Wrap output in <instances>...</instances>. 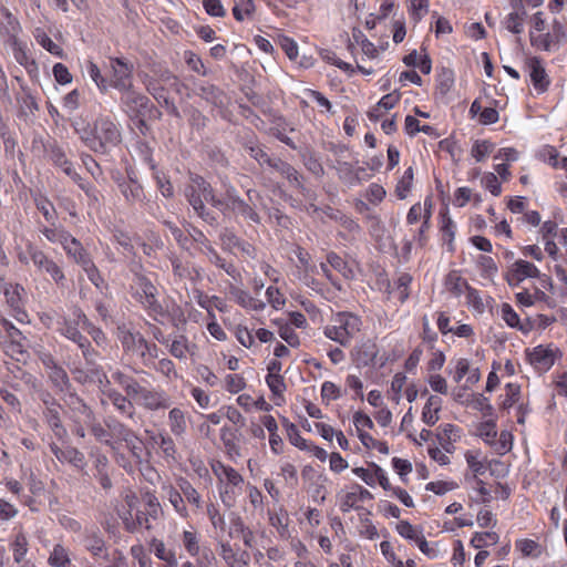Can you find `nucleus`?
Returning <instances> with one entry per match:
<instances>
[{"label": "nucleus", "instance_id": "9", "mask_svg": "<svg viewBox=\"0 0 567 567\" xmlns=\"http://www.w3.org/2000/svg\"><path fill=\"white\" fill-rule=\"evenodd\" d=\"M30 257L33 264L40 269L45 270L56 284L64 279L61 268L53 260L49 259L43 251L30 249Z\"/></svg>", "mask_w": 567, "mask_h": 567}, {"label": "nucleus", "instance_id": "54", "mask_svg": "<svg viewBox=\"0 0 567 567\" xmlns=\"http://www.w3.org/2000/svg\"><path fill=\"white\" fill-rule=\"evenodd\" d=\"M28 551V542L24 535L19 534L13 543V557L17 563H20Z\"/></svg>", "mask_w": 567, "mask_h": 567}, {"label": "nucleus", "instance_id": "52", "mask_svg": "<svg viewBox=\"0 0 567 567\" xmlns=\"http://www.w3.org/2000/svg\"><path fill=\"white\" fill-rule=\"evenodd\" d=\"M52 72L58 83L65 85L72 82V75L63 63H55Z\"/></svg>", "mask_w": 567, "mask_h": 567}, {"label": "nucleus", "instance_id": "53", "mask_svg": "<svg viewBox=\"0 0 567 567\" xmlns=\"http://www.w3.org/2000/svg\"><path fill=\"white\" fill-rule=\"evenodd\" d=\"M279 336L290 346L298 347L300 344V340L295 330L287 323L281 324L279 328Z\"/></svg>", "mask_w": 567, "mask_h": 567}, {"label": "nucleus", "instance_id": "56", "mask_svg": "<svg viewBox=\"0 0 567 567\" xmlns=\"http://www.w3.org/2000/svg\"><path fill=\"white\" fill-rule=\"evenodd\" d=\"M203 6L207 14L212 17L223 18L226 14L220 0H205L203 1Z\"/></svg>", "mask_w": 567, "mask_h": 567}, {"label": "nucleus", "instance_id": "55", "mask_svg": "<svg viewBox=\"0 0 567 567\" xmlns=\"http://www.w3.org/2000/svg\"><path fill=\"white\" fill-rule=\"evenodd\" d=\"M0 135L3 141L6 156L14 158L17 146L16 140L10 135V133L4 127L0 130Z\"/></svg>", "mask_w": 567, "mask_h": 567}, {"label": "nucleus", "instance_id": "8", "mask_svg": "<svg viewBox=\"0 0 567 567\" xmlns=\"http://www.w3.org/2000/svg\"><path fill=\"white\" fill-rule=\"evenodd\" d=\"M529 76L534 87L544 93L548 90L550 84L549 78L546 73L545 68L542 64V60L537 56H533L528 60Z\"/></svg>", "mask_w": 567, "mask_h": 567}, {"label": "nucleus", "instance_id": "1", "mask_svg": "<svg viewBox=\"0 0 567 567\" xmlns=\"http://www.w3.org/2000/svg\"><path fill=\"white\" fill-rule=\"evenodd\" d=\"M96 144L93 152L107 154L122 142V135L117 125L110 117H99L94 121Z\"/></svg>", "mask_w": 567, "mask_h": 567}, {"label": "nucleus", "instance_id": "6", "mask_svg": "<svg viewBox=\"0 0 567 567\" xmlns=\"http://www.w3.org/2000/svg\"><path fill=\"white\" fill-rule=\"evenodd\" d=\"M4 21L0 22V37L6 44H17L18 33L21 30L18 19L7 9L1 10Z\"/></svg>", "mask_w": 567, "mask_h": 567}, {"label": "nucleus", "instance_id": "22", "mask_svg": "<svg viewBox=\"0 0 567 567\" xmlns=\"http://www.w3.org/2000/svg\"><path fill=\"white\" fill-rule=\"evenodd\" d=\"M48 374L53 385L61 392L70 390L71 383L68 373L61 365L53 368L48 372Z\"/></svg>", "mask_w": 567, "mask_h": 567}, {"label": "nucleus", "instance_id": "35", "mask_svg": "<svg viewBox=\"0 0 567 567\" xmlns=\"http://www.w3.org/2000/svg\"><path fill=\"white\" fill-rule=\"evenodd\" d=\"M71 244L72 246L65 251L69 256L73 257L76 264L83 267L84 262L92 260L90 255L79 240L71 241Z\"/></svg>", "mask_w": 567, "mask_h": 567}, {"label": "nucleus", "instance_id": "24", "mask_svg": "<svg viewBox=\"0 0 567 567\" xmlns=\"http://www.w3.org/2000/svg\"><path fill=\"white\" fill-rule=\"evenodd\" d=\"M327 261L334 270L339 271L346 279L353 278V271L349 267L348 262L334 251H330L327 254Z\"/></svg>", "mask_w": 567, "mask_h": 567}, {"label": "nucleus", "instance_id": "12", "mask_svg": "<svg viewBox=\"0 0 567 567\" xmlns=\"http://www.w3.org/2000/svg\"><path fill=\"white\" fill-rule=\"evenodd\" d=\"M220 440L230 457L239 455V442L241 440V434L239 433L238 427H221Z\"/></svg>", "mask_w": 567, "mask_h": 567}, {"label": "nucleus", "instance_id": "27", "mask_svg": "<svg viewBox=\"0 0 567 567\" xmlns=\"http://www.w3.org/2000/svg\"><path fill=\"white\" fill-rule=\"evenodd\" d=\"M413 177H414L413 167L410 166L404 171L403 176L396 184L395 194L399 199L406 198L408 193L411 190V187H412Z\"/></svg>", "mask_w": 567, "mask_h": 567}, {"label": "nucleus", "instance_id": "4", "mask_svg": "<svg viewBox=\"0 0 567 567\" xmlns=\"http://www.w3.org/2000/svg\"><path fill=\"white\" fill-rule=\"evenodd\" d=\"M111 66L113 75L110 85L118 90L121 94L134 90L132 83L133 65L122 58H115L111 59Z\"/></svg>", "mask_w": 567, "mask_h": 567}, {"label": "nucleus", "instance_id": "57", "mask_svg": "<svg viewBox=\"0 0 567 567\" xmlns=\"http://www.w3.org/2000/svg\"><path fill=\"white\" fill-rule=\"evenodd\" d=\"M104 381H107V377L101 367L96 363H94V365H87V383L103 384Z\"/></svg>", "mask_w": 567, "mask_h": 567}, {"label": "nucleus", "instance_id": "26", "mask_svg": "<svg viewBox=\"0 0 567 567\" xmlns=\"http://www.w3.org/2000/svg\"><path fill=\"white\" fill-rule=\"evenodd\" d=\"M454 83V73L449 68H442L441 72L437 75V85L436 92L441 96H445L447 92L451 90Z\"/></svg>", "mask_w": 567, "mask_h": 567}, {"label": "nucleus", "instance_id": "48", "mask_svg": "<svg viewBox=\"0 0 567 567\" xmlns=\"http://www.w3.org/2000/svg\"><path fill=\"white\" fill-rule=\"evenodd\" d=\"M118 338L125 351H132L136 348V333L125 329V327H118Z\"/></svg>", "mask_w": 567, "mask_h": 567}, {"label": "nucleus", "instance_id": "58", "mask_svg": "<svg viewBox=\"0 0 567 567\" xmlns=\"http://www.w3.org/2000/svg\"><path fill=\"white\" fill-rule=\"evenodd\" d=\"M82 268L86 272L87 278L91 280V282L99 288L104 280L100 275V271L97 267L94 265L93 260L84 262V266Z\"/></svg>", "mask_w": 567, "mask_h": 567}, {"label": "nucleus", "instance_id": "5", "mask_svg": "<svg viewBox=\"0 0 567 567\" xmlns=\"http://www.w3.org/2000/svg\"><path fill=\"white\" fill-rule=\"evenodd\" d=\"M195 94L197 96L217 109L226 107L228 97L224 90L208 82H200L195 84Z\"/></svg>", "mask_w": 567, "mask_h": 567}, {"label": "nucleus", "instance_id": "7", "mask_svg": "<svg viewBox=\"0 0 567 567\" xmlns=\"http://www.w3.org/2000/svg\"><path fill=\"white\" fill-rule=\"evenodd\" d=\"M145 87L147 92L162 105H164L168 113L176 117L182 118V115L177 109V106L174 104V102L165 95V87L161 84H158V80H147L145 82Z\"/></svg>", "mask_w": 567, "mask_h": 567}, {"label": "nucleus", "instance_id": "62", "mask_svg": "<svg viewBox=\"0 0 567 567\" xmlns=\"http://www.w3.org/2000/svg\"><path fill=\"white\" fill-rule=\"evenodd\" d=\"M246 386V382L243 377L238 374H228L226 377V388L231 393H238Z\"/></svg>", "mask_w": 567, "mask_h": 567}, {"label": "nucleus", "instance_id": "23", "mask_svg": "<svg viewBox=\"0 0 567 567\" xmlns=\"http://www.w3.org/2000/svg\"><path fill=\"white\" fill-rule=\"evenodd\" d=\"M513 267L515 268V271L519 275V277H517V281H523L525 278L540 277V272L537 269V267L529 261L519 259L514 262Z\"/></svg>", "mask_w": 567, "mask_h": 567}, {"label": "nucleus", "instance_id": "10", "mask_svg": "<svg viewBox=\"0 0 567 567\" xmlns=\"http://www.w3.org/2000/svg\"><path fill=\"white\" fill-rule=\"evenodd\" d=\"M377 354V344L371 340H367L353 349L352 360L358 367L373 365Z\"/></svg>", "mask_w": 567, "mask_h": 567}, {"label": "nucleus", "instance_id": "49", "mask_svg": "<svg viewBox=\"0 0 567 567\" xmlns=\"http://www.w3.org/2000/svg\"><path fill=\"white\" fill-rule=\"evenodd\" d=\"M183 544L185 549L192 555L196 556L199 553V543L196 533L185 530L183 533Z\"/></svg>", "mask_w": 567, "mask_h": 567}, {"label": "nucleus", "instance_id": "38", "mask_svg": "<svg viewBox=\"0 0 567 567\" xmlns=\"http://www.w3.org/2000/svg\"><path fill=\"white\" fill-rule=\"evenodd\" d=\"M75 132L79 134L80 140L87 146L91 151L94 148V144H96L94 125L90 126V124H83L81 127L74 126Z\"/></svg>", "mask_w": 567, "mask_h": 567}, {"label": "nucleus", "instance_id": "17", "mask_svg": "<svg viewBox=\"0 0 567 567\" xmlns=\"http://www.w3.org/2000/svg\"><path fill=\"white\" fill-rule=\"evenodd\" d=\"M0 323L10 338L12 351L19 354H23L25 351L21 344V340L24 339L22 332L6 318H1Z\"/></svg>", "mask_w": 567, "mask_h": 567}, {"label": "nucleus", "instance_id": "19", "mask_svg": "<svg viewBox=\"0 0 567 567\" xmlns=\"http://www.w3.org/2000/svg\"><path fill=\"white\" fill-rule=\"evenodd\" d=\"M357 489L358 492H349L346 494L341 503L342 512H348L350 508L354 507L358 501L371 499L373 497L368 489L360 485H357Z\"/></svg>", "mask_w": 567, "mask_h": 567}, {"label": "nucleus", "instance_id": "40", "mask_svg": "<svg viewBox=\"0 0 567 567\" xmlns=\"http://www.w3.org/2000/svg\"><path fill=\"white\" fill-rule=\"evenodd\" d=\"M446 285L449 286L451 292H453L455 296H461L463 290L466 289V285L468 284L455 271H451L446 277Z\"/></svg>", "mask_w": 567, "mask_h": 567}, {"label": "nucleus", "instance_id": "45", "mask_svg": "<svg viewBox=\"0 0 567 567\" xmlns=\"http://www.w3.org/2000/svg\"><path fill=\"white\" fill-rule=\"evenodd\" d=\"M324 482L326 478L322 475H318L316 481L311 482L308 486V492L311 494L315 501L324 502Z\"/></svg>", "mask_w": 567, "mask_h": 567}, {"label": "nucleus", "instance_id": "30", "mask_svg": "<svg viewBox=\"0 0 567 567\" xmlns=\"http://www.w3.org/2000/svg\"><path fill=\"white\" fill-rule=\"evenodd\" d=\"M355 431L362 442L368 449H377L380 453L388 454L389 449L385 442H381L372 437L369 433L362 430V427H355Z\"/></svg>", "mask_w": 567, "mask_h": 567}, {"label": "nucleus", "instance_id": "63", "mask_svg": "<svg viewBox=\"0 0 567 567\" xmlns=\"http://www.w3.org/2000/svg\"><path fill=\"white\" fill-rule=\"evenodd\" d=\"M396 532L404 538L414 540L421 535L408 520H401L396 525Z\"/></svg>", "mask_w": 567, "mask_h": 567}, {"label": "nucleus", "instance_id": "39", "mask_svg": "<svg viewBox=\"0 0 567 567\" xmlns=\"http://www.w3.org/2000/svg\"><path fill=\"white\" fill-rule=\"evenodd\" d=\"M244 148L248 153V155L255 158L260 165H264L266 164V162H269V155L264 151L262 147L255 144L252 141H247L244 144Z\"/></svg>", "mask_w": 567, "mask_h": 567}, {"label": "nucleus", "instance_id": "25", "mask_svg": "<svg viewBox=\"0 0 567 567\" xmlns=\"http://www.w3.org/2000/svg\"><path fill=\"white\" fill-rule=\"evenodd\" d=\"M151 545L155 556L158 559L166 561L169 567L177 566L175 554L172 550H167L165 544L162 540L153 539Z\"/></svg>", "mask_w": 567, "mask_h": 567}, {"label": "nucleus", "instance_id": "33", "mask_svg": "<svg viewBox=\"0 0 567 567\" xmlns=\"http://www.w3.org/2000/svg\"><path fill=\"white\" fill-rule=\"evenodd\" d=\"M440 216L442 217L441 231L443 233L444 236L449 237V240H447L449 250L454 251V246H453V239L455 236V233L453 230L454 223L451 219V217L449 216L446 208L444 210L440 212Z\"/></svg>", "mask_w": 567, "mask_h": 567}, {"label": "nucleus", "instance_id": "11", "mask_svg": "<svg viewBox=\"0 0 567 567\" xmlns=\"http://www.w3.org/2000/svg\"><path fill=\"white\" fill-rule=\"evenodd\" d=\"M189 205L196 212L198 217H200L208 225L216 227L218 225L217 217L214 213L209 212L203 202V198L196 190L192 187L190 193L186 194Z\"/></svg>", "mask_w": 567, "mask_h": 567}, {"label": "nucleus", "instance_id": "21", "mask_svg": "<svg viewBox=\"0 0 567 567\" xmlns=\"http://www.w3.org/2000/svg\"><path fill=\"white\" fill-rule=\"evenodd\" d=\"M122 194L125 196L127 200L132 202H141L144 197V192L142 185L130 177L127 183H123L120 185Z\"/></svg>", "mask_w": 567, "mask_h": 567}, {"label": "nucleus", "instance_id": "59", "mask_svg": "<svg viewBox=\"0 0 567 567\" xmlns=\"http://www.w3.org/2000/svg\"><path fill=\"white\" fill-rule=\"evenodd\" d=\"M482 182L494 196H498L502 193L501 183L494 173H486Z\"/></svg>", "mask_w": 567, "mask_h": 567}, {"label": "nucleus", "instance_id": "20", "mask_svg": "<svg viewBox=\"0 0 567 567\" xmlns=\"http://www.w3.org/2000/svg\"><path fill=\"white\" fill-rule=\"evenodd\" d=\"M332 167L339 172V177L348 185L354 186L362 183L363 177H358V174H354L355 169L350 163L338 161V166Z\"/></svg>", "mask_w": 567, "mask_h": 567}, {"label": "nucleus", "instance_id": "2", "mask_svg": "<svg viewBox=\"0 0 567 567\" xmlns=\"http://www.w3.org/2000/svg\"><path fill=\"white\" fill-rule=\"evenodd\" d=\"M40 147L47 154L49 161L56 167H61L63 172L70 176L71 178L80 179V175L73 169L72 163L68 159L64 150L59 145V143L54 138H49L43 141L40 138H33L32 141V150L40 151Z\"/></svg>", "mask_w": 567, "mask_h": 567}, {"label": "nucleus", "instance_id": "31", "mask_svg": "<svg viewBox=\"0 0 567 567\" xmlns=\"http://www.w3.org/2000/svg\"><path fill=\"white\" fill-rule=\"evenodd\" d=\"M495 148V144L488 140L475 141L471 154L476 162H483L487 155H489Z\"/></svg>", "mask_w": 567, "mask_h": 567}, {"label": "nucleus", "instance_id": "43", "mask_svg": "<svg viewBox=\"0 0 567 567\" xmlns=\"http://www.w3.org/2000/svg\"><path fill=\"white\" fill-rule=\"evenodd\" d=\"M38 42L51 54L59 56L61 59L64 58V51L63 49L54 43L50 37L47 35V33L42 32L41 34L37 35Z\"/></svg>", "mask_w": 567, "mask_h": 567}, {"label": "nucleus", "instance_id": "47", "mask_svg": "<svg viewBox=\"0 0 567 567\" xmlns=\"http://www.w3.org/2000/svg\"><path fill=\"white\" fill-rule=\"evenodd\" d=\"M486 538H488L493 545L498 543V535L495 532L475 533L471 539V545L474 548H483L486 545Z\"/></svg>", "mask_w": 567, "mask_h": 567}, {"label": "nucleus", "instance_id": "14", "mask_svg": "<svg viewBox=\"0 0 567 567\" xmlns=\"http://www.w3.org/2000/svg\"><path fill=\"white\" fill-rule=\"evenodd\" d=\"M229 202L226 203L225 209H231L234 212L239 213L246 218H249L251 221L259 224L260 217L259 215L252 209L250 205H248L245 200L237 196H233L228 193Z\"/></svg>", "mask_w": 567, "mask_h": 567}, {"label": "nucleus", "instance_id": "13", "mask_svg": "<svg viewBox=\"0 0 567 567\" xmlns=\"http://www.w3.org/2000/svg\"><path fill=\"white\" fill-rule=\"evenodd\" d=\"M192 182L197 186L199 190V195L207 202L210 203L214 207L224 210L226 202L218 199L215 196L214 188L210 183H208L203 176L196 175L192 178Z\"/></svg>", "mask_w": 567, "mask_h": 567}, {"label": "nucleus", "instance_id": "42", "mask_svg": "<svg viewBox=\"0 0 567 567\" xmlns=\"http://www.w3.org/2000/svg\"><path fill=\"white\" fill-rule=\"evenodd\" d=\"M63 334L74 341L79 347H89L90 340L83 336L75 326L66 323L63 329Z\"/></svg>", "mask_w": 567, "mask_h": 567}, {"label": "nucleus", "instance_id": "18", "mask_svg": "<svg viewBox=\"0 0 567 567\" xmlns=\"http://www.w3.org/2000/svg\"><path fill=\"white\" fill-rule=\"evenodd\" d=\"M442 400L437 395L429 396L425 406L423 408L422 419L429 425H433L439 421L437 413L441 410Z\"/></svg>", "mask_w": 567, "mask_h": 567}, {"label": "nucleus", "instance_id": "15", "mask_svg": "<svg viewBox=\"0 0 567 567\" xmlns=\"http://www.w3.org/2000/svg\"><path fill=\"white\" fill-rule=\"evenodd\" d=\"M337 322L348 339L360 331L362 323L358 316L350 312H339L337 315Z\"/></svg>", "mask_w": 567, "mask_h": 567}, {"label": "nucleus", "instance_id": "46", "mask_svg": "<svg viewBox=\"0 0 567 567\" xmlns=\"http://www.w3.org/2000/svg\"><path fill=\"white\" fill-rule=\"evenodd\" d=\"M185 62L186 64L196 73L202 75H207V70L202 61V59L192 51L185 52Z\"/></svg>", "mask_w": 567, "mask_h": 567}, {"label": "nucleus", "instance_id": "41", "mask_svg": "<svg viewBox=\"0 0 567 567\" xmlns=\"http://www.w3.org/2000/svg\"><path fill=\"white\" fill-rule=\"evenodd\" d=\"M85 547L94 556H100L105 548V543L96 533L93 532L85 536Z\"/></svg>", "mask_w": 567, "mask_h": 567}, {"label": "nucleus", "instance_id": "29", "mask_svg": "<svg viewBox=\"0 0 567 567\" xmlns=\"http://www.w3.org/2000/svg\"><path fill=\"white\" fill-rule=\"evenodd\" d=\"M48 561L52 567H69L71 565L66 549L59 544L54 546Z\"/></svg>", "mask_w": 567, "mask_h": 567}, {"label": "nucleus", "instance_id": "61", "mask_svg": "<svg viewBox=\"0 0 567 567\" xmlns=\"http://www.w3.org/2000/svg\"><path fill=\"white\" fill-rule=\"evenodd\" d=\"M266 382L275 395H280L286 389L282 375H267Z\"/></svg>", "mask_w": 567, "mask_h": 567}, {"label": "nucleus", "instance_id": "37", "mask_svg": "<svg viewBox=\"0 0 567 567\" xmlns=\"http://www.w3.org/2000/svg\"><path fill=\"white\" fill-rule=\"evenodd\" d=\"M290 443L300 450H310V443L301 436L299 427H281Z\"/></svg>", "mask_w": 567, "mask_h": 567}, {"label": "nucleus", "instance_id": "3", "mask_svg": "<svg viewBox=\"0 0 567 567\" xmlns=\"http://www.w3.org/2000/svg\"><path fill=\"white\" fill-rule=\"evenodd\" d=\"M123 112L127 115L130 121H135V118L146 117L147 109H150L151 100L135 91L131 90L128 92H124L120 97Z\"/></svg>", "mask_w": 567, "mask_h": 567}, {"label": "nucleus", "instance_id": "16", "mask_svg": "<svg viewBox=\"0 0 567 567\" xmlns=\"http://www.w3.org/2000/svg\"><path fill=\"white\" fill-rule=\"evenodd\" d=\"M51 450L59 460L68 461L69 463L73 464L76 467H82L84 464L83 453H81L74 447L68 446L65 449H60L55 444H52Z\"/></svg>", "mask_w": 567, "mask_h": 567}, {"label": "nucleus", "instance_id": "34", "mask_svg": "<svg viewBox=\"0 0 567 567\" xmlns=\"http://www.w3.org/2000/svg\"><path fill=\"white\" fill-rule=\"evenodd\" d=\"M526 16H527L526 10H523V12H518V11L511 12L507 16L506 29L514 34H520L523 32V21Z\"/></svg>", "mask_w": 567, "mask_h": 567}, {"label": "nucleus", "instance_id": "51", "mask_svg": "<svg viewBox=\"0 0 567 567\" xmlns=\"http://www.w3.org/2000/svg\"><path fill=\"white\" fill-rule=\"evenodd\" d=\"M303 164L309 172L315 174L316 176H322L324 174V169L319 162V159L315 156L313 153H308L303 155Z\"/></svg>", "mask_w": 567, "mask_h": 567}, {"label": "nucleus", "instance_id": "64", "mask_svg": "<svg viewBox=\"0 0 567 567\" xmlns=\"http://www.w3.org/2000/svg\"><path fill=\"white\" fill-rule=\"evenodd\" d=\"M466 298H467V302L470 305L473 306V308L475 310H477L478 312H483L484 311V305L482 302V299L480 297V293L476 289H474L473 287H471L470 285H466Z\"/></svg>", "mask_w": 567, "mask_h": 567}, {"label": "nucleus", "instance_id": "32", "mask_svg": "<svg viewBox=\"0 0 567 567\" xmlns=\"http://www.w3.org/2000/svg\"><path fill=\"white\" fill-rule=\"evenodd\" d=\"M502 317L511 328H517L523 332H528V329H525V327L520 323L518 315L514 311L509 303L502 305Z\"/></svg>", "mask_w": 567, "mask_h": 567}, {"label": "nucleus", "instance_id": "60", "mask_svg": "<svg viewBox=\"0 0 567 567\" xmlns=\"http://www.w3.org/2000/svg\"><path fill=\"white\" fill-rule=\"evenodd\" d=\"M280 47L291 61L297 59L298 45L291 38L285 37V35L281 37L280 38Z\"/></svg>", "mask_w": 567, "mask_h": 567}, {"label": "nucleus", "instance_id": "44", "mask_svg": "<svg viewBox=\"0 0 567 567\" xmlns=\"http://www.w3.org/2000/svg\"><path fill=\"white\" fill-rule=\"evenodd\" d=\"M496 452L498 454H505L511 451L513 446V434L508 430H502L497 436Z\"/></svg>", "mask_w": 567, "mask_h": 567}, {"label": "nucleus", "instance_id": "50", "mask_svg": "<svg viewBox=\"0 0 567 567\" xmlns=\"http://www.w3.org/2000/svg\"><path fill=\"white\" fill-rule=\"evenodd\" d=\"M220 241L224 249H231L234 247H240L241 240L235 235V233L228 228H224L220 233Z\"/></svg>", "mask_w": 567, "mask_h": 567}, {"label": "nucleus", "instance_id": "36", "mask_svg": "<svg viewBox=\"0 0 567 567\" xmlns=\"http://www.w3.org/2000/svg\"><path fill=\"white\" fill-rule=\"evenodd\" d=\"M320 56L322 58V60H324L329 63H332L333 65H336L337 68H339L340 70H342L344 72H349L350 74H352L355 71L354 68L350 63H347V62L340 60L339 58H337L336 53L331 50H328V49L321 50Z\"/></svg>", "mask_w": 567, "mask_h": 567}, {"label": "nucleus", "instance_id": "28", "mask_svg": "<svg viewBox=\"0 0 567 567\" xmlns=\"http://www.w3.org/2000/svg\"><path fill=\"white\" fill-rule=\"evenodd\" d=\"M530 362L535 364H540L546 368H550L554 364L553 351L543 348V346H538L534 348V351L530 354Z\"/></svg>", "mask_w": 567, "mask_h": 567}]
</instances>
